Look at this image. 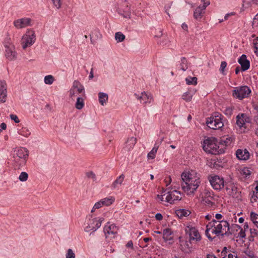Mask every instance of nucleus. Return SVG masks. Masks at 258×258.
Masks as SVG:
<instances>
[{"instance_id": "10", "label": "nucleus", "mask_w": 258, "mask_h": 258, "mask_svg": "<svg viewBox=\"0 0 258 258\" xmlns=\"http://www.w3.org/2000/svg\"><path fill=\"white\" fill-rule=\"evenodd\" d=\"M6 48V56L7 59L10 60H12L16 58L17 52L15 51V46L10 43L8 44L5 43Z\"/></svg>"}, {"instance_id": "2", "label": "nucleus", "mask_w": 258, "mask_h": 258, "mask_svg": "<svg viewBox=\"0 0 258 258\" xmlns=\"http://www.w3.org/2000/svg\"><path fill=\"white\" fill-rule=\"evenodd\" d=\"M206 234L209 239H212L211 233L218 235H229L232 234L230 231L229 224L226 220L216 221L212 219L206 226Z\"/></svg>"}, {"instance_id": "43", "label": "nucleus", "mask_w": 258, "mask_h": 258, "mask_svg": "<svg viewBox=\"0 0 258 258\" xmlns=\"http://www.w3.org/2000/svg\"><path fill=\"white\" fill-rule=\"evenodd\" d=\"M157 151L154 150L152 149V150L148 154V158L149 159H153L156 157V154L157 153Z\"/></svg>"}, {"instance_id": "54", "label": "nucleus", "mask_w": 258, "mask_h": 258, "mask_svg": "<svg viewBox=\"0 0 258 258\" xmlns=\"http://www.w3.org/2000/svg\"><path fill=\"white\" fill-rule=\"evenodd\" d=\"M233 109L232 108H226L224 110V113L227 115H231L232 113Z\"/></svg>"}, {"instance_id": "48", "label": "nucleus", "mask_w": 258, "mask_h": 258, "mask_svg": "<svg viewBox=\"0 0 258 258\" xmlns=\"http://www.w3.org/2000/svg\"><path fill=\"white\" fill-rule=\"evenodd\" d=\"M163 141V138L160 139V140H157L155 142V143L154 144V147L152 149L157 151L160 145L161 144V143Z\"/></svg>"}, {"instance_id": "60", "label": "nucleus", "mask_w": 258, "mask_h": 258, "mask_svg": "<svg viewBox=\"0 0 258 258\" xmlns=\"http://www.w3.org/2000/svg\"><path fill=\"white\" fill-rule=\"evenodd\" d=\"M227 247H224L223 249V250H222L221 251V255L222 256H224V255H227L228 253L229 252H228L227 251Z\"/></svg>"}, {"instance_id": "34", "label": "nucleus", "mask_w": 258, "mask_h": 258, "mask_svg": "<svg viewBox=\"0 0 258 258\" xmlns=\"http://www.w3.org/2000/svg\"><path fill=\"white\" fill-rule=\"evenodd\" d=\"M185 81L188 85H196L197 84V78L188 77L185 79Z\"/></svg>"}, {"instance_id": "33", "label": "nucleus", "mask_w": 258, "mask_h": 258, "mask_svg": "<svg viewBox=\"0 0 258 258\" xmlns=\"http://www.w3.org/2000/svg\"><path fill=\"white\" fill-rule=\"evenodd\" d=\"M76 107L78 109H82L84 106L83 99L80 97H78L77 98V102L76 103Z\"/></svg>"}, {"instance_id": "36", "label": "nucleus", "mask_w": 258, "mask_h": 258, "mask_svg": "<svg viewBox=\"0 0 258 258\" xmlns=\"http://www.w3.org/2000/svg\"><path fill=\"white\" fill-rule=\"evenodd\" d=\"M180 68L183 71H185L187 69V60L184 57L181 58Z\"/></svg>"}, {"instance_id": "40", "label": "nucleus", "mask_w": 258, "mask_h": 258, "mask_svg": "<svg viewBox=\"0 0 258 258\" xmlns=\"http://www.w3.org/2000/svg\"><path fill=\"white\" fill-rule=\"evenodd\" d=\"M85 175L87 178L92 179L93 181H95L96 179L95 174L92 171L87 172Z\"/></svg>"}, {"instance_id": "15", "label": "nucleus", "mask_w": 258, "mask_h": 258, "mask_svg": "<svg viewBox=\"0 0 258 258\" xmlns=\"http://www.w3.org/2000/svg\"><path fill=\"white\" fill-rule=\"evenodd\" d=\"M137 99L140 101L141 103L144 104L150 103L153 100V97L151 93H147L143 92L141 93L140 96L138 95L137 94H135Z\"/></svg>"}, {"instance_id": "64", "label": "nucleus", "mask_w": 258, "mask_h": 258, "mask_svg": "<svg viewBox=\"0 0 258 258\" xmlns=\"http://www.w3.org/2000/svg\"><path fill=\"white\" fill-rule=\"evenodd\" d=\"M254 109L258 112V102H256L253 104Z\"/></svg>"}, {"instance_id": "7", "label": "nucleus", "mask_w": 258, "mask_h": 258, "mask_svg": "<svg viewBox=\"0 0 258 258\" xmlns=\"http://www.w3.org/2000/svg\"><path fill=\"white\" fill-rule=\"evenodd\" d=\"M208 180L212 187L217 190H220L224 187L225 182L223 177L217 175H210Z\"/></svg>"}, {"instance_id": "23", "label": "nucleus", "mask_w": 258, "mask_h": 258, "mask_svg": "<svg viewBox=\"0 0 258 258\" xmlns=\"http://www.w3.org/2000/svg\"><path fill=\"white\" fill-rule=\"evenodd\" d=\"M137 143V139L134 137L128 138L125 142L124 149L127 151L132 149Z\"/></svg>"}, {"instance_id": "55", "label": "nucleus", "mask_w": 258, "mask_h": 258, "mask_svg": "<svg viewBox=\"0 0 258 258\" xmlns=\"http://www.w3.org/2000/svg\"><path fill=\"white\" fill-rule=\"evenodd\" d=\"M10 118L12 120H14L16 123H19L20 120L18 116L15 114H11Z\"/></svg>"}, {"instance_id": "44", "label": "nucleus", "mask_w": 258, "mask_h": 258, "mask_svg": "<svg viewBox=\"0 0 258 258\" xmlns=\"http://www.w3.org/2000/svg\"><path fill=\"white\" fill-rule=\"evenodd\" d=\"M222 258H237V255L235 252H229L227 255H224Z\"/></svg>"}, {"instance_id": "21", "label": "nucleus", "mask_w": 258, "mask_h": 258, "mask_svg": "<svg viewBox=\"0 0 258 258\" xmlns=\"http://www.w3.org/2000/svg\"><path fill=\"white\" fill-rule=\"evenodd\" d=\"M103 221V218H100L98 220L95 219L92 220V224L95 225V226L92 225V226H89V227H86L85 230L86 232H89L90 230H93V232L95 231L98 228H99L101 225V223Z\"/></svg>"}, {"instance_id": "59", "label": "nucleus", "mask_w": 258, "mask_h": 258, "mask_svg": "<svg viewBox=\"0 0 258 258\" xmlns=\"http://www.w3.org/2000/svg\"><path fill=\"white\" fill-rule=\"evenodd\" d=\"M167 192H165V191H164V194L162 195H158V198L161 201H163L164 199H165V197L166 196Z\"/></svg>"}, {"instance_id": "25", "label": "nucleus", "mask_w": 258, "mask_h": 258, "mask_svg": "<svg viewBox=\"0 0 258 258\" xmlns=\"http://www.w3.org/2000/svg\"><path fill=\"white\" fill-rule=\"evenodd\" d=\"M84 90L83 86H80L77 89H71L70 90V96L72 99L77 97L78 94L82 93Z\"/></svg>"}, {"instance_id": "22", "label": "nucleus", "mask_w": 258, "mask_h": 258, "mask_svg": "<svg viewBox=\"0 0 258 258\" xmlns=\"http://www.w3.org/2000/svg\"><path fill=\"white\" fill-rule=\"evenodd\" d=\"M196 89H189L188 90L184 93L182 95V98L186 102H189L191 100L192 96L196 92Z\"/></svg>"}, {"instance_id": "49", "label": "nucleus", "mask_w": 258, "mask_h": 258, "mask_svg": "<svg viewBox=\"0 0 258 258\" xmlns=\"http://www.w3.org/2000/svg\"><path fill=\"white\" fill-rule=\"evenodd\" d=\"M80 86H83L80 83V82L79 81H75L73 82V86L71 88V89H77L78 88H80Z\"/></svg>"}, {"instance_id": "9", "label": "nucleus", "mask_w": 258, "mask_h": 258, "mask_svg": "<svg viewBox=\"0 0 258 258\" xmlns=\"http://www.w3.org/2000/svg\"><path fill=\"white\" fill-rule=\"evenodd\" d=\"M182 199L181 193L176 190L168 191L165 197V201L170 204L175 201H180Z\"/></svg>"}, {"instance_id": "61", "label": "nucleus", "mask_w": 258, "mask_h": 258, "mask_svg": "<svg viewBox=\"0 0 258 258\" xmlns=\"http://www.w3.org/2000/svg\"><path fill=\"white\" fill-rule=\"evenodd\" d=\"M155 218L157 220H161L163 219V216L160 213H157L155 215Z\"/></svg>"}, {"instance_id": "37", "label": "nucleus", "mask_w": 258, "mask_h": 258, "mask_svg": "<svg viewBox=\"0 0 258 258\" xmlns=\"http://www.w3.org/2000/svg\"><path fill=\"white\" fill-rule=\"evenodd\" d=\"M115 38L117 42H122L125 39V36L120 32H116L115 34Z\"/></svg>"}, {"instance_id": "19", "label": "nucleus", "mask_w": 258, "mask_h": 258, "mask_svg": "<svg viewBox=\"0 0 258 258\" xmlns=\"http://www.w3.org/2000/svg\"><path fill=\"white\" fill-rule=\"evenodd\" d=\"M236 156L239 160H246L249 158L250 154L246 149H239L236 152Z\"/></svg>"}, {"instance_id": "5", "label": "nucleus", "mask_w": 258, "mask_h": 258, "mask_svg": "<svg viewBox=\"0 0 258 258\" xmlns=\"http://www.w3.org/2000/svg\"><path fill=\"white\" fill-rule=\"evenodd\" d=\"M223 116L218 112L213 113L212 116L207 118L206 123L207 126L212 129L217 130L221 128L224 125L222 121Z\"/></svg>"}, {"instance_id": "24", "label": "nucleus", "mask_w": 258, "mask_h": 258, "mask_svg": "<svg viewBox=\"0 0 258 258\" xmlns=\"http://www.w3.org/2000/svg\"><path fill=\"white\" fill-rule=\"evenodd\" d=\"M173 232L171 229L166 228L163 230V238L165 241H170L173 239L172 237Z\"/></svg>"}, {"instance_id": "35", "label": "nucleus", "mask_w": 258, "mask_h": 258, "mask_svg": "<svg viewBox=\"0 0 258 258\" xmlns=\"http://www.w3.org/2000/svg\"><path fill=\"white\" fill-rule=\"evenodd\" d=\"M250 219L253 224L258 228V214L254 212H251Z\"/></svg>"}, {"instance_id": "51", "label": "nucleus", "mask_w": 258, "mask_h": 258, "mask_svg": "<svg viewBox=\"0 0 258 258\" xmlns=\"http://www.w3.org/2000/svg\"><path fill=\"white\" fill-rule=\"evenodd\" d=\"M203 201L205 204L209 206H212L214 205V203L210 200L206 198L203 199Z\"/></svg>"}, {"instance_id": "62", "label": "nucleus", "mask_w": 258, "mask_h": 258, "mask_svg": "<svg viewBox=\"0 0 258 258\" xmlns=\"http://www.w3.org/2000/svg\"><path fill=\"white\" fill-rule=\"evenodd\" d=\"M215 218L217 220V221L222 220L223 216L221 214L217 213L215 215Z\"/></svg>"}, {"instance_id": "42", "label": "nucleus", "mask_w": 258, "mask_h": 258, "mask_svg": "<svg viewBox=\"0 0 258 258\" xmlns=\"http://www.w3.org/2000/svg\"><path fill=\"white\" fill-rule=\"evenodd\" d=\"M19 134L25 137H27L30 135V132L28 129L25 128L20 131Z\"/></svg>"}, {"instance_id": "16", "label": "nucleus", "mask_w": 258, "mask_h": 258, "mask_svg": "<svg viewBox=\"0 0 258 258\" xmlns=\"http://www.w3.org/2000/svg\"><path fill=\"white\" fill-rule=\"evenodd\" d=\"M7 97V85L5 81H0V102L5 103Z\"/></svg>"}, {"instance_id": "47", "label": "nucleus", "mask_w": 258, "mask_h": 258, "mask_svg": "<svg viewBox=\"0 0 258 258\" xmlns=\"http://www.w3.org/2000/svg\"><path fill=\"white\" fill-rule=\"evenodd\" d=\"M163 141V138L160 139V140H157L155 142V143L154 144V147L152 149L157 151L160 145L161 144V143Z\"/></svg>"}, {"instance_id": "45", "label": "nucleus", "mask_w": 258, "mask_h": 258, "mask_svg": "<svg viewBox=\"0 0 258 258\" xmlns=\"http://www.w3.org/2000/svg\"><path fill=\"white\" fill-rule=\"evenodd\" d=\"M66 258H75V254L72 249L69 248L66 254Z\"/></svg>"}, {"instance_id": "63", "label": "nucleus", "mask_w": 258, "mask_h": 258, "mask_svg": "<svg viewBox=\"0 0 258 258\" xmlns=\"http://www.w3.org/2000/svg\"><path fill=\"white\" fill-rule=\"evenodd\" d=\"M0 127H1V128L2 130V131L3 130H5L6 129L7 125H6V124L5 123L3 122L0 125Z\"/></svg>"}, {"instance_id": "3", "label": "nucleus", "mask_w": 258, "mask_h": 258, "mask_svg": "<svg viewBox=\"0 0 258 258\" xmlns=\"http://www.w3.org/2000/svg\"><path fill=\"white\" fill-rule=\"evenodd\" d=\"M203 149L206 152L214 155L224 153V148L220 147L219 142L215 138H210L205 140Z\"/></svg>"}, {"instance_id": "11", "label": "nucleus", "mask_w": 258, "mask_h": 258, "mask_svg": "<svg viewBox=\"0 0 258 258\" xmlns=\"http://www.w3.org/2000/svg\"><path fill=\"white\" fill-rule=\"evenodd\" d=\"M32 20L29 18H23L15 20L14 26L17 29H22L32 25Z\"/></svg>"}, {"instance_id": "27", "label": "nucleus", "mask_w": 258, "mask_h": 258, "mask_svg": "<svg viewBox=\"0 0 258 258\" xmlns=\"http://www.w3.org/2000/svg\"><path fill=\"white\" fill-rule=\"evenodd\" d=\"M124 177L125 176L124 174H121L114 181L112 184L111 187L113 188H115L118 185H121L124 180Z\"/></svg>"}, {"instance_id": "30", "label": "nucleus", "mask_w": 258, "mask_h": 258, "mask_svg": "<svg viewBox=\"0 0 258 258\" xmlns=\"http://www.w3.org/2000/svg\"><path fill=\"white\" fill-rule=\"evenodd\" d=\"M114 198L112 197L105 198L101 200V202H102L103 205L106 206L111 205L114 202Z\"/></svg>"}, {"instance_id": "29", "label": "nucleus", "mask_w": 258, "mask_h": 258, "mask_svg": "<svg viewBox=\"0 0 258 258\" xmlns=\"http://www.w3.org/2000/svg\"><path fill=\"white\" fill-rule=\"evenodd\" d=\"M118 13L122 15L124 18H131V11L130 10V8L128 6H126V8L124 10L121 11L119 10L118 11Z\"/></svg>"}, {"instance_id": "14", "label": "nucleus", "mask_w": 258, "mask_h": 258, "mask_svg": "<svg viewBox=\"0 0 258 258\" xmlns=\"http://www.w3.org/2000/svg\"><path fill=\"white\" fill-rule=\"evenodd\" d=\"M201 2L204 3L203 6L202 7L199 6L194 11V17L197 20L200 19L202 18L203 12L206 9V7L210 4L209 1L205 2V0H201Z\"/></svg>"}, {"instance_id": "41", "label": "nucleus", "mask_w": 258, "mask_h": 258, "mask_svg": "<svg viewBox=\"0 0 258 258\" xmlns=\"http://www.w3.org/2000/svg\"><path fill=\"white\" fill-rule=\"evenodd\" d=\"M28 174L26 172H22L19 177V179L21 181H25L28 179Z\"/></svg>"}, {"instance_id": "50", "label": "nucleus", "mask_w": 258, "mask_h": 258, "mask_svg": "<svg viewBox=\"0 0 258 258\" xmlns=\"http://www.w3.org/2000/svg\"><path fill=\"white\" fill-rule=\"evenodd\" d=\"M226 66H227V63L226 62V61H222L221 62V65H220V71L222 74H224V70H225V68L226 67Z\"/></svg>"}, {"instance_id": "31", "label": "nucleus", "mask_w": 258, "mask_h": 258, "mask_svg": "<svg viewBox=\"0 0 258 258\" xmlns=\"http://www.w3.org/2000/svg\"><path fill=\"white\" fill-rule=\"evenodd\" d=\"M232 140L230 138H226L224 139H221V140L219 142L220 147H223L224 150L225 149V146H228L230 145L231 143Z\"/></svg>"}, {"instance_id": "39", "label": "nucleus", "mask_w": 258, "mask_h": 258, "mask_svg": "<svg viewBox=\"0 0 258 258\" xmlns=\"http://www.w3.org/2000/svg\"><path fill=\"white\" fill-rule=\"evenodd\" d=\"M54 78L52 75H48L44 78V82L46 84L51 85L54 82Z\"/></svg>"}, {"instance_id": "4", "label": "nucleus", "mask_w": 258, "mask_h": 258, "mask_svg": "<svg viewBox=\"0 0 258 258\" xmlns=\"http://www.w3.org/2000/svg\"><path fill=\"white\" fill-rule=\"evenodd\" d=\"M29 156L28 150L23 147L15 148L14 151L13 161L15 166L18 168L24 166L27 162Z\"/></svg>"}, {"instance_id": "32", "label": "nucleus", "mask_w": 258, "mask_h": 258, "mask_svg": "<svg viewBox=\"0 0 258 258\" xmlns=\"http://www.w3.org/2000/svg\"><path fill=\"white\" fill-rule=\"evenodd\" d=\"M189 214L190 212L185 209H180L176 211L177 215L180 218L187 216Z\"/></svg>"}, {"instance_id": "53", "label": "nucleus", "mask_w": 258, "mask_h": 258, "mask_svg": "<svg viewBox=\"0 0 258 258\" xmlns=\"http://www.w3.org/2000/svg\"><path fill=\"white\" fill-rule=\"evenodd\" d=\"M251 236L253 237L258 235V230L255 229H250Z\"/></svg>"}, {"instance_id": "20", "label": "nucleus", "mask_w": 258, "mask_h": 258, "mask_svg": "<svg viewBox=\"0 0 258 258\" xmlns=\"http://www.w3.org/2000/svg\"><path fill=\"white\" fill-rule=\"evenodd\" d=\"M239 63L241 65V69L242 71L247 70L250 67V62L246 58L245 54H242L238 59Z\"/></svg>"}, {"instance_id": "8", "label": "nucleus", "mask_w": 258, "mask_h": 258, "mask_svg": "<svg viewBox=\"0 0 258 258\" xmlns=\"http://www.w3.org/2000/svg\"><path fill=\"white\" fill-rule=\"evenodd\" d=\"M35 35L33 31H28L26 33L23 35L21 40L22 47L24 49L28 47L31 46L35 42Z\"/></svg>"}, {"instance_id": "26", "label": "nucleus", "mask_w": 258, "mask_h": 258, "mask_svg": "<svg viewBox=\"0 0 258 258\" xmlns=\"http://www.w3.org/2000/svg\"><path fill=\"white\" fill-rule=\"evenodd\" d=\"M190 244V242L187 241H185L181 244L180 247L181 250L185 253H190L192 250Z\"/></svg>"}, {"instance_id": "38", "label": "nucleus", "mask_w": 258, "mask_h": 258, "mask_svg": "<svg viewBox=\"0 0 258 258\" xmlns=\"http://www.w3.org/2000/svg\"><path fill=\"white\" fill-rule=\"evenodd\" d=\"M234 227L236 228V230H237V229H240V232L238 233V236L240 238H244L246 236L245 232L243 229H241V227L238 225H234Z\"/></svg>"}, {"instance_id": "18", "label": "nucleus", "mask_w": 258, "mask_h": 258, "mask_svg": "<svg viewBox=\"0 0 258 258\" xmlns=\"http://www.w3.org/2000/svg\"><path fill=\"white\" fill-rule=\"evenodd\" d=\"M189 231V240L199 241L201 239V236L198 230L194 227H187Z\"/></svg>"}, {"instance_id": "1", "label": "nucleus", "mask_w": 258, "mask_h": 258, "mask_svg": "<svg viewBox=\"0 0 258 258\" xmlns=\"http://www.w3.org/2000/svg\"><path fill=\"white\" fill-rule=\"evenodd\" d=\"M182 189L187 196H193L201 183L200 178L195 171L184 172L181 175Z\"/></svg>"}, {"instance_id": "52", "label": "nucleus", "mask_w": 258, "mask_h": 258, "mask_svg": "<svg viewBox=\"0 0 258 258\" xmlns=\"http://www.w3.org/2000/svg\"><path fill=\"white\" fill-rule=\"evenodd\" d=\"M54 5L57 9L60 8L61 5V0H52Z\"/></svg>"}, {"instance_id": "46", "label": "nucleus", "mask_w": 258, "mask_h": 258, "mask_svg": "<svg viewBox=\"0 0 258 258\" xmlns=\"http://www.w3.org/2000/svg\"><path fill=\"white\" fill-rule=\"evenodd\" d=\"M244 252L246 255L245 258H255L253 253L249 250H246Z\"/></svg>"}, {"instance_id": "28", "label": "nucleus", "mask_w": 258, "mask_h": 258, "mask_svg": "<svg viewBox=\"0 0 258 258\" xmlns=\"http://www.w3.org/2000/svg\"><path fill=\"white\" fill-rule=\"evenodd\" d=\"M98 96L99 103L102 105H104V104L106 103V101L108 100L107 94L104 93L100 92L98 94Z\"/></svg>"}, {"instance_id": "58", "label": "nucleus", "mask_w": 258, "mask_h": 258, "mask_svg": "<svg viewBox=\"0 0 258 258\" xmlns=\"http://www.w3.org/2000/svg\"><path fill=\"white\" fill-rule=\"evenodd\" d=\"M126 247L127 248H131V249H134L133 242L132 240H130L126 244Z\"/></svg>"}, {"instance_id": "56", "label": "nucleus", "mask_w": 258, "mask_h": 258, "mask_svg": "<svg viewBox=\"0 0 258 258\" xmlns=\"http://www.w3.org/2000/svg\"><path fill=\"white\" fill-rule=\"evenodd\" d=\"M103 205L102 204V202L101 201H99V202L96 203L93 207V209H99L102 207Z\"/></svg>"}, {"instance_id": "57", "label": "nucleus", "mask_w": 258, "mask_h": 258, "mask_svg": "<svg viewBox=\"0 0 258 258\" xmlns=\"http://www.w3.org/2000/svg\"><path fill=\"white\" fill-rule=\"evenodd\" d=\"M242 172H243V174H245L246 176L250 174V171L247 168H244L242 169Z\"/></svg>"}, {"instance_id": "17", "label": "nucleus", "mask_w": 258, "mask_h": 258, "mask_svg": "<svg viewBox=\"0 0 258 258\" xmlns=\"http://www.w3.org/2000/svg\"><path fill=\"white\" fill-rule=\"evenodd\" d=\"M236 124L239 127H243L246 122H250V118L245 113H240L237 115Z\"/></svg>"}, {"instance_id": "12", "label": "nucleus", "mask_w": 258, "mask_h": 258, "mask_svg": "<svg viewBox=\"0 0 258 258\" xmlns=\"http://www.w3.org/2000/svg\"><path fill=\"white\" fill-rule=\"evenodd\" d=\"M118 230L117 227L115 224L109 225L108 223L104 227V233L106 238L110 234L113 235V237H114L117 233Z\"/></svg>"}, {"instance_id": "13", "label": "nucleus", "mask_w": 258, "mask_h": 258, "mask_svg": "<svg viewBox=\"0 0 258 258\" xmlns=\"http://www.w3.org/2000/svg\"><path fill=\"white\" fill-rule=\"evenodd\" d=\"M224 187H225L226 191L229 195L233 197H237L236 195L238 192V189L234 183L230 181L226 182L224 184Z\"/></svg>"}, {"instance_id": "6", "label": "nucleus", "mask_w": 258, "mask_h": 258, "mask_svg": "<svg viewBox=\"0 0 258 258\" xmlns=\"http://www.w3.org/2000/svg\"><path fill=\"white\" fill-rule=\"evenodd\" d=\"M250 93L251 90L247 86L235 87L232 91L233 97L239 100L248 97Z\"/></svg>"}]
</instances>
